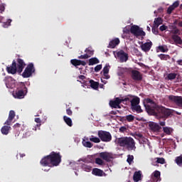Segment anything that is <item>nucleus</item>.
I'll return each instance as SVG.
<instances>
[{
	"instance_id": "1",
	"label": "nucleus",
	"mask_w": 182,
	"mask_h": 182,
	"mask_svg": "<svg viewBox=\"0 0 182 182\" xmlns=\"http://www.w3.org/2000/svg\"><path fill=\"white\" fill-rule=\"evenodd\" d=\"M143 104L146 113L150 116H155L156 119H164L166 120L171 114L170 109L158 105L151 98L144 99Z\"/></svg>"
},
{
	"instance_id": "2",
	"label": "nucleus",
	"mask_w": 182,
	"mask_h": 182,
	"mask_svg": "<svg viewBox=\"0 0 182 182\" xmlns=\"http://www.w3.org/2000/svg\"><path fill=\"white\" fill-rule=\"evenodd\" d=\"M62 163V155L60 152L52 151L49 155L44 156L40 161L43 167H58Z\"/></svg>"
},
{
	"instance_id": "3",
	"label": "nucleus",
	"mask_w": 182,
	"mask_h": 182,
	"mask_svg": "<svg viewBox=\"0 0 182 182\" xmlns=\"http://www.w3.org/2000/svg\"><path fill=\"white\" fill-rule=\"evenodd\" d=\"M25 66H26L25 61L22 58H17L16 61L13 60L11 66L6 67V71L11 75H16V72L21 75L23 72Z\"/></svg>"
},
{
	"instance_id": "4",
	"label": "nucleus",
	"mask_w": 182,
	"mask_h": 182,
	"mask_svg": "<svg viewBox=\"0 0 182 182\" xmlns=\"http://www.w3.org/2000/svg\"><path fill=\"white\" fill-rule=\"evenodd\" d=\"M117 143L120 147L127 149L128 151L136 150V142L132 137H121L117 139Z\"/></svg>"
},
{
	"instance_id": "5",
	"label": "nucleus",
	"mask_w": 182,
	"mask_h": 182,
	"mask_svg": "<svg viewBox=\"0 0 182 182\" xmlns=\"http://www.w3.org/2000/svg\"><path fill=\"white\" fill-rule=\"evenodd\" d=\"M28 93V87L25 82H18L16 84V90L13 92V96L15 99H23Z\"/></svg>"
},
{
	"instance_id": "6",
	"label": "nucleus",
	"mask_w": 182,
	"mask_h": 182,
	"mask_svg": "<svg viewBox=\"0 0 182 182\" xmlns=\"http://www.w3.org/2000/svg\"><path fill=\"white\" fill-rule=\"evenodd\" d=\"M33 73H35V66L33 65V63H30L25 68L24 71L21 74V76H23L24 78H28L31 77Z\"/></svg>"
},
{
	"instance_id": "7",
	"label": "nucleus",
	"mask_w": 182,
	"mask_h": 182,
	"mask_svg": "<svg viewBox=\"0 0 182 182\" xmlns=\"http://www.w3.org/2000/svg\"><path fill=\"white\" fill-rule=\"evenodd\" d=\"M98 137H100L102 141H105V143L112 141V134L107 131H98Z\"/></svg>"
},
{
	"instance_id": "8",
	"label": "nucleus",
	"mask_w": 182,
	"mask_h": 182,
	"mask_svg": "<svg viewBox=\"0 0 182 182\" xmlns=\"http://www.w3.org/2000/svg\"><path fill=\"white\" fill-rule=\"evenodd\" d=\"M130 32L136 38H139V36H146V32L140 29V27H139V26H132L130 28Z\"/></svg>"
},
{
	"instance_id": "9",
	"label": "nucleus",
	"mask_w": 182,
	"mask_h": 182,
	"mask_svg": "<svg viewBox=\"0 0 182 182\" xmlns=\"http://www.w3.org/2000/svg\"><path fill=\"white\" fill-rule=\"evenodd\" d=\"M4 82H5L7 89H14V87H16V80L11 76L5 77Z\"/></svg>"
},
{
	"instance_id": "10",
	"label": "nucleus",
	"mask_w": 182,
	"mask_h": 182,
	"mask_svg": "<svg viewBox=\"0 0 182 182\" xmlns=\"http://www.w3.org/2000/svg\"><path fill=\"white\" fill-rule=\"evenodd\" d=\"M131 77L133 80H135L136 82H140L143 80V75H141V73L139 70H132L131 71Z\"/></svg>"
},
{
	"instance_id": "11",
	"label": "nucleus",
	"mask_w": 182,
	"mask_h": 182,
	"mask_svg": "<svg viewBox=\"0 0 182 182\" xmlns=\"http://www.w3.org/2000/svg\"><path fill=\"white\" fill-rule=\"evenodd\" d=\"M99 157L105 160V161H107V163H110L113 159V154L110 152L105 151L100 153Z\"/></svg>"
},
{
	"instance_id": "12",
	"label": "nucleus",
	"mask_w": 182,
	"mask_h": 182,
	"mask_svg": "<svg viewBox=\"0 0 182 182\" xmlns=\"http://www.w3.org/2000/svg\"><path fill=\"white\" fill-rule=\"evenodd\" d=\"M117 56L119 59L121 63L127 62L129 60V55L126 53L123 50H121L117 53Z\"/></svg>"
},
{
	"instance_id": "13",
	"label": "nucleus",
	"mask_w": 182,
	"mask_h": 182,
	"mask_svg": "<svg viewBox=\"0 0 182 182\" xmlns=\"http://www.w3.org/2000/svg\"><path fill=\"white\" fill-rule=\"evenodd\" d=\"M168 99L171 102H173V103H176L177 106L182 108V97L169 95Z\"/></svg>"
},
{
	"instance_id": "14",
	"label": "nucleus",
	"mask_w": 182,
	"mask_h": 182,
	"mask_svg": "<svg viewBox=\"0 0 182 182\" xmlns=\"http://www.w3.org/2000/svg\"><path fill=\"white\" fill-rule=\"evenodd\" d=\"M149 126L151 132L159 133V132L161 130V127H160V125L156 122H150Z\"/></svg>"
},
{
	"instance_id": "15",
	"label": "nucleus",
	"mask_w": 182,
	"mask_h": 182,
	"mask_svg": "<svg viewBox=\"0 0 182 182\" xmlns=\"http://www.w3.org/2000/svg\"><path fill=\"white\" fill-rule=\"evenodd\" d=\"M132 97H133V95H128L124 98L122 97L120 99L119 97H117L114 101L117 103V105H118V106L120 107V103H124V102H127V100H130Z\"/></svg>"
},
{
	"instance_id": "16",
	"label": "nucleus",
	"mask_w": 182,
	"mask_h": 182,
	"mask_svg": "<svg viewBox=\"0 0 182 182\" xmlns=\"http://www.w3.org/2000/svg\"><path fill=\"white\" fill-rule=\"evenodd\" d=\"M152 46H153V43L151 41H149V42L142 43L141 45V49L144 52H149L150 50V49H151Z\"/></svg>"
},
{
	"instance_id": "17",
	"label": "nucleus",
	"mask_w": 182,
	"mask_h": 182,
	"mask_svg": "<svg viewBox=\"0 0 182 182\" xmlns=\"http://www.w3.org/2000/svg\"><path fill=\"white\" fill-rule=\"evenodd\" d=\"M14 119H15V111L11 110L9 114V117L5 122L4 124H6L7 126H11Z\"/></svg>"
},
{
	"instance_id": "18",
	"label": "nucleus",
	"mask_w": 182,
	"mask_h": 182,
	"mask_svg": "<svg viewBox=\"0 0 182 182\" xmlns=\"http://www.w3.org/2000/svg\"><path fill=\"white\" fill-rule=\"evenodd\" d=\"M127 102H130L131 107L133 106H137L140 104V98L139 97L133 96V97L130 100H127Z\"/></svg>"
},
{
	"instance_id": "19",
	"label": "nucleus",
	"mask_w": 182,
	"mask_h": 182,
	"mask_svg": "<svg viewBox=\"0 0 182 182\" xmlns=\"http://www.w3.org/2000/svg\"><path fill=\"white\" fill-rule=\"evenodd\" d=\"M120 43V39L116 38L114 40L109 41L108 48H111V49H113L117 46Z\"/></svg>"
},
{
	"instance_id": "20",
	"label": "nucleus",
	"mask_w": 182,
	"mask_h": 182,
	"mask_svg": "<svg viewBox=\"0 0 182 182\" xmlns=\"http://www.w3.org/2000/svg\"><path fill=\"white\" fill-rule=\"evenodd\" d=\"M110 69V65H106L103 70H102V73L104 75V79H110V75H109V70Z\"/></svg>"
},
{
	"instance_id": "21",
	"label": "nucleus",
	"mask_w": 182,
	"mask_h": 182,
	"mask_svg": "<svg viewBox=\"0 0 182 182\" xmlns=\"http://www.w3.org/2000/svg\"><path fill=\"white\" fill-rule=\"evenodd\" d=\"M178 5H180V2L178 1H175L172 5H171L167 9V14L170 15L173 11H174L175 8H178Z\"/></svg>"
},
{
	"instance_id": "22",
	"label": "nucleus",
	"mask_w": 182,
	"mask_h": 182,
	"mask_svg": "<svg viewBox=\"0 0 182 182\" xmlns=\"http://www.w3.org/2000/svg\"><path fill=\"white\" fill-rule=\"evenodd\" d=\"M92 174L97 176V177H102L103 176V171L97 168L92 169Z\"/></svg>"
},
{
	"instance_id": "23",
	"label": "nucleus",
	"mask_w": 182,
	"mask_h": 182,
	"mask_svg": "<svg viewBox=\"0 0 182 182\" xmlns=\"http://www.w3.org/2000/svg\"><path fill=\"white\" fill-rule=\"evenodd\" d=\"M171 38L173 41L175 42L176 45H182V39L181 36L174 34L172 36Z\"/></svg>"
},
{
	"instance_id": "24",
	"label": "nucleus",
	"mask_w": 182,
	"mask_h": 182,
	"mask_svg": "<svg viewBox=\"0 0 182 182\" xmlns=\"http://www.w3.org/2000/svg\"><path fill=\"white\" fill-rule=\"evenodd\" d=\"M12 128L9 126H4L1 127V132L4 134V136H8V134H9V131Z\"/></svg>"
},
{
	"instance_id": "25",
	"label": "nucleus",
	"mask_w": 182,
	"mask_h": 182,
	"mask_svg": "<svg viewBox=\"0 0 182 182\" xmlns=\"http://www.w3.org/2000/svg\"><path fill=\"white\" fill-rule=\"evenodd\" d=\"M133 179L134 182H139L140 180H141V171H136L134 173Z\"/></svg>"
},
{
	"instance_id": "26",
	"label": "nucleus",
	"mask_w": 182,
	"mask_h": 182,
	"mask_svg": "<svg viewBox=\"0 0 182 182\" xmlns=\"http://www.w3.org/2000/svg\"><path fill=\"white\" fill-rule=\"evenodd\" d=\"M163 24V18L161 17H158L154 19V26H156V28H159L160 25Z\"/></svg>"
},
{
	"instance_id": "27",
	"label": "nucleus",
	"mask_w": 182,
	"mask_h": 182,
	"mask_svg": "<svg viewBox=\"0 0 182 182\" xmlns=\"http://www.w3.org/2000/svg\"><path fill=\"white\" fill-rule=\"evenodd\" d=\"M132 112H136V113H143V109H141V107L140 105H134L131 107Z\"/></svg>"
},
{
	"instance_id": "28",
	"label": "nucleus",
	"mask_w": 182,
	"mask_h": 182,
	"mask_svg": "<svg viewBox=\"0 0 182 182\" xmlns=\"http://www.w3.org/2000/svg\"><path fill=\"white\" fill-rule=\"evenodd\" d=\"M97 63H100V61L97 58H92L89 60L88 65L89 66H93V65H97Z\"/></svg>"
},
{
	"instance_id": "29",
	"label": "nucleus",
	"mask_w": 182,
	"mask_h": 182,
	"mask_svg": "<svg viewBox=\"0 0 182 182\" xmlns=\"http://www.w3.org/2000/svg\"><path fill=\"white\" fill-rule=\"evenodd\" d=\"M63 120L65 123L69 126V127H72V126H73V123L72 122V119H70V117L65 115L63 117Z\"/></svg>"
},
{
	"instance_id": "30",
	"label": "nucleus",
	"mask_w": 182,
	"mask_h": 182,
	"mask_svg": "<svg viewBox=\"0 0 182 182\" xmlns=\"http://www.w3.org/2000/svg\"><path fill=\"white\" fill-rule=\"evenodd\" d=\"M90 87L92 89H94L95 90L99 89V82H95L93 80H90Z\"/></svg>"
},
{
	"instance_id": "31",
	"label": "nucleus",
	"mask_w": 182,
	"mask_h": 182,
	"mask_svg": "<svg viewBox=\"0 0 182 182\" xmlns=\"http://www.w3.org/2000/svg\"><path fill=\"white\" fill-rule=\"evenodd\" d=\"M175 163L179 167H182V154L179 156H176L175 159Z\"/></svg>"
},
{
	"instance_id": "32",
	"label": "nucleus",
	"mask_w": 182,
	"mask_h": 182,
	"mask_svg": "<svg viewBox=\"0 0 182 182\" xmlns=\"http://www.w3.org/2000/svg\"><path fill=\"white\" fill-rule=\"evenodd\" d=\"M154 177L156 178V181H161L160 176H161V173L159 171H155L153 173Z\"/></svg>"
},
{
	"instance_id": "33",
	"label": "nucleus",
	"mask_w": 182,
	"mask_h": 182,
	"mask_svg": "<svg viewBox=\"0 0 182 182\" xmlns=\"http://www.w3.org/2000/svg\"><path fill=\"white\" fill-rule=\"evenodd\" d=\"M82 145L84 146V147H87L88 149H92V147H93V144H92V142L89 141L83 140Z\"/></svg>"
},
{
	"instance_id": "34",
	"label": "nucleus",
	"mask_w": 182,
	"mask_h": 182,
	"mask_svg": "<svg viewBox=\"0 0 182 182\" xmlns=\"http://www.w3.org/2000/svg\"><path fill=\"white\" fill-rule=\"evenodd\" d=\"M159 58L161 59V60H168L171 59V57H170L168 55L166 54H160L159 55Z\"/></svg>"
},
{
	"instance_id": "35",
	"label": "nucleus",
	"mask_w": 182,
	"mask_h": 182,
	"mask_svg": "<svg viewBox=\"0 0 182 182\" xmlns=\"http://www.w3.org/2000/svg\"><path fill=\"white\" fill-rule=\"evenodd\" d=\"M158 49L159 50H160V52H162L163 53L168 52V48L166 47V46H159L158 47Z\"/></svg>"
},
{
	"instance_id": "36",
	"label": "nucleus",
	"mask_w": 182,
	"mask_h": 182,
	"mask_svg": "<svg viewBox=\"0 0 182 182\" xmlns=\"http://www.w3.org/2000/svg\"><path fill=\"white\" fill-rule=\"evenodd\" d=\"M167 77H168V80H174V79H176V77H177V73H171L168 74Z\"/></svg>"
},
{
	"instance_id": "37",
	"label": "nucleus",
	"mask_w": 182,
	"mask_h": 182,
	"mask_svg": "<svg viewBox=\"0 0 182 182\" xmlns=\"http://www.w3.org/2000/svg\"><path fill=\"white\" fill-rule=\"evenodd\" d=\"M82 168L84 170V171H87V173H89L92 171V166L86 165V164H82Z\"/></svg>"
},
{
	"instance_id": "38",
	"label": "nucleus",
	"mask_w": 182,
	"mask_h": 182,
	"mask_svg": "<svg viewBox=\"0 0 182 182\" xmlns=\"http://www.w3.org/2000/svg\"><path fill=\"white\" fill-rule=\"evenodd\" d=\"M70 63L73 65V66H80V60L73 59L70 60Z\"/></svg>"
},
{
	"instance_id": "39",
	"label": "nucleus",
	"mask_w": 182,
	"mask_h": 182,
	"mask_svg": "<svg viewBox=\"0 0 182 182\" xmlns=\"http://www.w3.org/2000/svg\"><path fill=\"white\" fill-rule=\"evenodd\" d=\"M124 120H127V122H133L134 120V116L132 114L127 115L125 117H123Z\"/></svg>"
},
{
	"instance_id": "40",
	"label": "nucleus",
	"mask_w": 182,
	"mask_h": 182,
	"mask_svg": "<svg viewBox=\"0 0 182 182\" xmlns=\"http://www.w3.org/2000/svg\"><path fill=\"white\" fill-rule=\"evenodd\" d=\"M90 141H92L93 143H100V139L93 135H92L90 138Z\"/></svg>"
},
{
	"instance_id": "41",
	"label": "nucleus",
	"mask_w": 182,
	"mask_h": 182,
	"mask_svg": "<svg viewBox=\"0 0 182 182\" xmlns=\"http://www.w3.org/2000/svg\"><path fill=\"white\" fill-rule=\"evenodd\" d=\"M109 105H110L111 107H113L114 109H117V107L119 109H120V107L118 106L117 103L115 102V101H110L109 102Z\"/></svg>"
},
{
	"instance_id": "42",
	"label": "nucleus",
	"mask_w": 182,
	"mask_h": 182,
	"mask_svg": "<svg viewBox=\"0 0 182 182\" xmlns=\"http://www.w3.org/2000/svg\"><path fill=\"white\" fill-rule=\"evenodd\" d=\"M164 132L166 133V134L170 135L171 134V128L168 127H165L163 128Z\"/></svg>"
},
{
	"instance_id": "43",
	"label": "nucleus",
	"mask_w": 182,
	"mask_h": 182,
	"mask_svg": "<svg viewBox=\"0 0 182 182\" xmlns=\"http://www.w3.org/2000/svg\"><path fill=\"white\" fill-rule=\"evenodd\" d=\"M133 160H134V156L133 155H127V161L129 164H132Z\"/></svg>"
},
{
	"instance_id": "44",
	"label": "nucleus",
	"mask_w": 182,
	"mask_h": 182,
	"mask_svg": "<svg viewBox=\"0 0 182 182\" xmlns=\"http://www.w3.org/2000/svg\"><path fill=\"white\" fill-rule=\"evenodd\" d=\"M156 163L159 164H166V159L164 158H156Z\"/></svg>"
},
{
	"instance_id": "45",
	"label": "nucleus",
	"mask_w": 182,
	"mask_h": 182,
	"mask_svg": "<svg viewBox=\"0 0 182 182\" xmlns=\"http://www.w3.org/2000/svg\"><path fill=\"white\" fill-rule=\"evenodd\" d=\"M95 163L96 164H99V166H103L105 162L103 161V159L100 158H97L95 159Z\"/></svg>"
},
{
	"instance_id": "46",
	"label": "nucleus",
	"mask_w": 182,
	"mask_h": 182,
	"mask_svg": "<svg viewBox=\"0 0 182 182\" xmlns=\"http://www.w3.org/2000/svg\"><path fill=\"white\" fill-rule=\"evenodd\" d=\"M159 27H156V26H153L152 27V33L154 35H159Z\"/></svg>"
},
{
	"instance_id": "47",
	"label": "nucleus",
	"mask_w": 182,
	"mask_h": 182,
	"mask_svg": "<svg viewBox=\"0 0 182 182\" xmlns=\"http://www.w3.org/2000/svg\"><path fill=\"white\" fill-rule=\"evenodd\" d=\"M11 22H12V20L9 19L6 22H4L3 23L4 28H8V26H11Z\"/></svg>"
},
{
	"instance_id": "48",
	"label": "nucleus",
	"mask_w": 182,
	"mask_h": 182,
	"mask_svg": "<svg viewBox=\"0 0 182 182\" xmlns=\"http://www.w3.org/2000/svg\"><path fill=\"white\" fill-rule=\"evenodd\" d=\"M90 58V55L89 54H85V55H81L78 57V59H89Z\"/></svg>"
},
{
	"instance_id": "49",
	"label": "nucleus",
	"mask_w": 182,
	"mask_h": 182,
	"mask_svg": "<svg viewBox=\"0 0 182 182\" xmlns=\"http://www.w3.org/2000/svg\"><path fill=\"white\" fill-rule=\"evenodd\" d=\"M102 64L97 65L95 68V72H99L100 70H102Z\"/></svg>"
},
{
	"instance_id": "50",
	"label": "nucleus",
	"mask_w": 182,
	"mask_h": 182,
	"mask_svg": "<svg viewBox=\"0 0 182 182\" xmlns=\"http://www.w3.org/2000/svg\"><path fill=\"white\" fill-rule=\"evenodd\" d=\"M85 52L86 53H87L88 55H90V56H92L94 51L92 50H90V49H89V48H86L85 50Z\"/></svg>"
},
{
	"instance_id": "51",
	"label": "nucleus",
	"mask_w": 182,
	"mask_h": 182,
	"mask_svg": "<svg viewBox=\"0 0 182 182\" xmlns=\"http://www.w3.org/2000/svg\"><path fill=\"white\" fill-rule=\"evenodd\" d=\"M130 29H129V28L125 27L123 29V33H125L126 35H129V33H130Z\"/></svg>"
},
{
	"instance_id": "52",
	"label": "nucleus",
	"mask_w": 182,
	"mask_h": 182,
	"mask_svg": "<svg viewBox=\"0 0 182 182\" xmlns=\"http://www.w3.org/2000/svg\"><path fill=\"white\" fill-rule=\"evenodd\" d=\"M120 133H125V132H127V127H121L119 128Z\"/></svg>"
},
{
	"instance_id": "53",
	"label": "nucleus",
	"mask_w": 182,
	"mask_h": 182,
	"mask_svg": "<svg viewBox=\"0 0 182 182\" xmlns=\"http://www.w3.org/2000/svg\"><path fill=\"white\" fill-rule=\"evenodd\" d=\"M66 113L68 116H72V114H73V112L72 109H70V108L66 109Z\"/></svg>"
},
{
	"instance_id": "54",
	"label": "nucleus",
	"mask_w": 182,
	"mask_h": 182,
	"mask_svg": "<svg viewBox=\"0 0 182 182\" xmlns=\"http://www.w3.org/2000/svg\"><path fill=\"white\" fill-rule=\"evenodd\" d=\"M159 29L161 32H164V31H166V29H168V27L165 25H163L159 27Z\"/></svg>"
},
{
	"instance_id": "55",
	"label": "nucleus",
	"mask_w": 182,
	"mask_h": 182,
	"mask_svg": "<svg viewBox=\"0 0 182 182\" xmlns=\"http://www.w3.org/2000/svg\"><path fill=\"white\" fill-rule=\"evenodd\" d=\"M5 11V5L4 4H0V12L2 14Z\"/></svg>"
},
{
	"instance_id": "56",
	"label": "nucleus",
	"mask_w": 182,
	"mask_h": 182,
	"mask_svg": "<svg viewBox=\"0 0 182 182\" xmlns=\"http://www.w3.org/2000/svg\"><path fill=\"white\" fill-rule=\"evenodd\" d=\"M18 156H20L21 159H23V157H25L26 155H25V154H21V153L17 154V155H16L17 160H18V159H19V158H18Z\"/></svg>"
},
{
	"instance_id": "57",
	"label": "nucleus",
	"mask_w": 182,
	"mask_h": 182,
	"mask_svg": "<svg viewBox=\"0 0 182 182\" xmlns=\"http://www.w3.org/2000/svg\"><path fill=\"white\" fill-rule=\"evenodd\" d=\"M14 129H19V127H21V124L19 123H16L14 125Z\"/></svg>"
},
{
	"instance_id": "58",
	"label": "nucleus",
	"mask_w": 182,
	"mask_h": 182,
	"mask_svg": "<svg viewBox=\"0 0 182 182\" xmlns=\"http://www.w3.org/2000/svg\"><path fill=\"white\" fill-rule=\"evenodd\" d=\"M80 65H82V66H86V63L80 60Z\"/></svg>"
},
{
	"instance_id": "59",
	"label": "nucleus",
	"mask_w": 182,
	"mask_h": 182,
	"mask_svg": "<svg viewBox=\"0 0 182 182\" xmlns=\"http://www.w3.org/2000/svg\"><path fill=\"white\" fill-rule=\"evenodd\" d=\"M79 79H80L81 80H83L86 79V77L83 75H81L79 76Z\"/></svg>"
},
{
	"instance_id": "60",
	"label": "nucleus",
	"mask_w": 182,
	"mask_h": 182,
	"mask_svg": "<svg viewBox=\"0 0 182 182\" xmlns=\"http://www.w3.org/2000/svg\"><path fill=\"white\" fill-rule=\"evenodd\" d=\"M136 137H139V139H143V135L141 134H136Z\"/></svg>"
},
{
	"instance_id": "61",
	"label": "nucleus",
	"mask_w": 182,
	"mask_h": 182,
	"mask_svg": "<svg viewBox=\"0 0 182 182\" xmlns=\"http://www.w3.org/2000/svg\"><path fill=\"white\" fill-rule=\"evenodd\" d=\"M176 63H178V65H180L181 66H182V60H178Z\"/></svg>"
},
{
	"instance_id": "62",
	"label": "nucleus",
	"mask_w": 182,
	"mask_h": 182,
	"mask_svg": "<svg viewBox=\"0 0 182 182\" xmlns=\"http://www.w3.org/2000/svg\"><path fill=\"white\" fill-rule=\"evenodd\" d=\"M36 123H41V119L40 118H35Z\"/></svg>"
},
{
	"instance_id": "63",
	"label": "nucleus",
	"mask_w": 182,
	"mask_h": 182,
	"mask_svg": "<svg viewBox=\"0 0 182 182\" xmlns=\"http://www.w3.org/2000/svg\"><path fill=\"white\" fill-rule=\"evenodd\" d=\"M160 126H166V122H159Z\"/></svg>"
},
{
	"instance_id": "64",
	"label": "nucleus",
	"mask_w": 182,
	"mask_h": 182,
	"mask_svg": "<svg viewBox=\"0 0 182 182\" xmlns=\"http://www.w3.org/2000/svg\"><path fill=\"white\" fill-rule=\"evenodd\" d=\"M178 26H180L181 28H182V21H180V22L178 23Z\"/></svg>"
}]
</instances>
